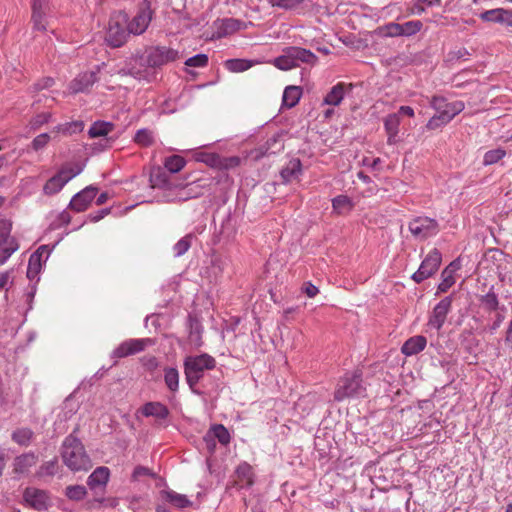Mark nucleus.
I'll return each instance as SVG.
<instances>
[{
	"instance_id": "1",
	"label": "nucleus",
	"mask_w": 512,
	"mask_h": 512,
	"mask_svg": "<svg viewBox=\"0 0 512 512\" xmlns=\"http://www.w3.org/2000/svg\"><path fill=\"white\" fill-rule=\"evenodd\" d=\"M179 58V52L166 46H151L146 48L143 55L132 57L119 70L121 76H132L137 79L147 77V68H160Z\"/></svg>"
},
{
	"instance_id": "2",
	"label": "nucleus",
	"mask_w": 512,
	"mask_h": 512,
	"mask_svg": "<svg viewBox=\"0 0 512 512\" xmlns=\"http://www.w3.org/2000/svg\"><path fill=\"white\" fill-rule=\"evenodd\" d=\"M78 428L65 437L60 448L63 463L73 472L88 471L92 468V461L87 454L81 440L75 436Z\"/></svg>"
},
{
	"instance_id": "3",
	"label": "nucleus",
	"mask_w": 512,
	"mask_h": 512,
	"mask_svg": "<svg viewBox=\"0 0 512 512\" xmlns=\"http://www.w3.org/2000/svg\"><path fill=\"white\" fill-rule=\"evenodd\" d=\"M365 396L366 387L363 383L361 370L346 373L340 378L334 391V400L337 402H342L348 398H361Z\"/></svg>"
},
{
	"instance_id": "4",
	"label": "nucleus",
	"mask_w": 512,
	"mask_h": 512,
	"mask_svg": "<svg viewBox=\"0 0 512 512\" xmlns=\"http://www.w3.org/2000/svg\"><path fill=\"white\" fill-rule=\"evenodd\" d=\"M216 366L215 359L209 354L197 356H187L184 360L185 379L189 387L194 391V387L204 376L206 370H212Z\"/></svg>"
},
{
	"instance_id": "5",
	"label": "nucleus",
	"mask_w": 512,
	"mask_h": 512,
	"mask_svg": "<svg viewBox=\"0 0 512 512\" xmlns=\"http://www.w3.org/2000/svg\"><path fill=\"white\" fill-rule=\"evenodd\" d=\"M211 182L212 179L210 178H199L190 183L177 181L178 187L174 188L172 195L168 197V202L187 201L197 198L204 194V191L211 185Z\"/></svg>"
},
{
	"instance_id": "6",
	"label": "nucleus",
	"mask_w": 512,
	"mask_h": 512,
	"mask_svg": "<svg viewBox=\"0 0 512 512\" xmlns=\"http://www.w3.org/2000/svg\"><path fill=\"white\" fill-rule=\"evenodd\" d=\"M130 34L132 33L128 29L126 14L119 13L110 18L105 38L109 46L113 48L123 46Z\"/></svg>"
},
{
	"instance_id": "7",
	"label": "nucleus",
	"mask_w": 512,
	"mask_h": 512,
	"mask_svg": "<svg viewBox=\"0 0 512 512\" xmlns=\"http://www.w3.org/2000/svg\"><path fill=\"white\" fill-rule=\"evenodd\" d=\"M12 222L5 218H0V266L19 249L18 240L11 236Z\"/></svg>"
},
{
	"instance_id": "8",
	"label": "nucleus",
	"mask_w": 512,
	"mask_h": 512,
	"mask_svg": "<svg viewBox=\"0 0 512 512\" xmlns=\"http://www.w3.org/2000/svg\"><path fill=\"white\" fill-rule=\"evenodd\" d=\"M441 262L442 255L440 251L437 248L432 249L421 262L418 270L412 274V280L419 284L428 279L439 269Z\"/></svg>"
},
{
	"instance_id": "9",
	"label": "nucleus",
	"mask_w": 512,
	"mask_h": 512,
	"mask_svg": "<svg viewBox=\"0 0 512 512\" xmlns=\"http://www.w3.org/2000/svg\"><path fill=\"white\" fill-rule=\"evenodd\" d=\"M408 229L416 239L425 240L439 232V224L433 218L418 216L408 223Z\"/></svg>"
},
{
	"instance_id": "10",
	"label": "nucleus",
	"mask_w": 512,
	"mask_h": 512,
	"mask_svg": "<svg viewBox=\"0 0 512 512\" xmlns=\"http://www.w3.org/2000/svg\"><path fill=\"white\" fill-rule=\"evenodd\" d=\"M153 16L151 2L149 0H142L139 3L137 14L128 23L129 32L133 35H140L146 31Z\"/></svg>"
},
{
	"instance_id": "11",
	"label": "nucleus",
	"mask_w": 512,
	"mask_h": 512,
	"mask_svg": "<svg viewBox=\"0 0 512 512\" xmlns=\"http://www.w3.org/2000/svg\"><path fill=\"white\" fill-rule=\"evenodd\" d=\"M150 183L153 188L162 189L164 198L168 201V197L172 195L174 188H177V181L164 167H154L150 173Z\"/></svg>"
},
{
	"instance_id": "12",
	"label": "nucleus",
	"mask_w": 512,
	"mask_h": 512,
	"mask_svg": "<svg viewBox=\"0 0 512 512\" xmlns=\"http://www.w3.org/2000/svg\"><path fill=\"white\" fill-rule=\"evenodd\" d=\"M153 343V340L150 338L126 340L113 350L112 357L124 358L130 355H134L144 351L147 346L153 345Z\"/></svg>"
},
{
	"instance_id": "13",
	"label": "nucleus",
	"mask_w": 512,
	"mask_h": 512,
	"mask_svg": "<svg viewBox=\"0 0 512 512\" xmlns=\"http://www.w3.org/2000/svg\"><path fill=\"white\" fill-rule=\"evenodd\" d=\"M453 296L449 295L444 297L436 306L433 308L431 315L429 316L428 326L439 331L447 318L448 313L452 307Z\"/></svg>"
},
{
	"instance_id": "14",
	"label": "nucleus",
	"mask_w": 512,
	"mask_h": 512,
	"mask_svg": "<svg viewBox=\"0 0 512 512\" xmlns=\"http://www.w3.org/2000/svg\"><path fill=\"white\" fill-rule=\"evenodd\" d=\"M23 500L30 508L37 511H44L49 506V496L46 491L34 487L24 490Z\"/></svg>"
},
{
	"instance_id": "15",
	"label": "nucleus",
	"mask_w": 512,
	"mask_h": 512,
	"mask_svg": "<svg viewBox=\"0 0 512 512\" xmlns=\"http://www.w3.org/2000/svg\"><path fill=\"white\" fill-rule=\"evenodd\" d=\"M98 189L92 185L76 193L70 201L69 207L76 212L85 211L96 197Z\"/></svg>"
},
{
	"instance_id": "16",
	"label": "nucleus",
	"mask_w": 512,
	"mask_h": 512,
	"mask_svg": "<svg viewBox=\"0 0 512 512\" xmlns=\"http://www.w3.org/2000/svg\"><path fill=\"white\" fill-rule=\"evenodd\" d=\"M484 22L498 23L512 27V11L504 8L486 10L479 15Z\"/></svg>"
},
{
	"instance_id": "17",
	"label": "nucleus",
	"mask_w": 512,
	"mask_h": 512,
	"mask_svg": "<svg viewBox=\"0 0 512 512\" xmlns=\"http://www.w3.org/2000/svg\"><path fill=\"white\" fill-rule=\"evenodd\" d=\"M236 479L233 486L238 489L249 488L254 484V471L250 464L242 462L235 470Z\"/></svg>"
},
{
	"instance_id": "18",
	"label": "nucleus",
	"mask_w": 512,
	"mask_h": 512,
	"mask_svg": "<svg viewBox=\"0 0 512 512\" xmlns=\"http://www.w3.org/2000/svg\"><path fill=\"white\" fill-rule=\"evenodd\" d=\"M188 340L194 348H200L203 345L202 334L203 326L196 315L189 314L187 317Z\"/></svg>"
},
{
	"instance_id": "19",
	"label": "nucleus",
	"mask_w": 512,
	"mask_h": 512,
	"mask_svg": "<svg viewBox=\"0 0 512 512\" xmlns=\"http://www.w3.org/2000/svg\"><path fill=\"white\" fill-rule=\"evenodd\" d=\"M431 106L436 110V112L449 114V121L464 109V104L462 102L448 103L445 98L439 96L432 97Z\"/></svg>"
},
{
	"instance_id": "20",
	"label": "nucleus",
	"mask_w": 512,
	"mask_h": 512,
	"mask_svg": "<svg viewBox=\"0 0 512 512\" xmlns=\"http://www.w3.org/2000/svg\"><path fill=\"white\" fill-rule=\"evenodd\" d=\"M96 81V72H84L79 74L73 81H71L69 89L74 94L87 92Z\"/></svg>"
},
{
	"instance_id": "21",
	"label": "nucleus",
	"mask_w": 512,
	"mask_h": 512,
	"mask_svg": "<svg viewBox=\"0 0 512 512\" xmlns=\"http://www.w3.org/2000/svg\"><path fill=\"white\" fill-rule=\"evenodd\" d=\"M286 53H288V56L293 59L296 66H298L300 63L315 65L318 61V57L312 51L302 47H287Z\"/></svg>"
},
{
	"instance_id": "22",
	"label": "nucleus",
	"mask_w": 512,
	"mask_h": 512,
	"mask_svg": "<svg viewBox=\"0 0 512 512\" xmlns=\"http://www.w3.org/2000/svg\"><path fill=\"white\" fill-rule=\"evenodd\" d=\"M140 412L145 417H154L157 420H165L168 418L170 411L166 405L161 402H147L141 408Z\"/></svg>"
},
{
	"instance_id": "23",
	"label": "nucleus",
	"mask_w": 512,
	"mask_h": 512,
	"mask_svg": "<svg viewBox=\"0 0 512 512\" xmlns=\"http://www.w3.org/2000/svg\"><path fill=\"white\" fill-rule=\"evenodd\" d=\"M400 126V116L399 114L392 113L385 117L384 119V128L387 133V143L389 145H394L398 142V132Z\"/></svg>"
},
{
	"instance_id": "24",
	"label": "nucleus",
	"mask_w": 512,
	"mask_h": 512,
	"mask_svg": "<svg viewBox=\"0 0 512 512\" xmlns=\"http://www.w3.org/2000/svg\"><path fill=\"white\" fill-rule=\"evenodd\" d=\"M110 470L105 466L97 467L88 477L87 485L91 490L104 488L109 480Z\"/></svg>"
},
{
	"instance_id": "25",
	"label": "nucleus",
	"mask_w": 512,
	"mask_h": 512,
	"mask_svg": "<svg viewBox=\"0 0 512 512\" xmlns=\"http://www.w3.org/2000/svg\"><path fill=\"white\" fill-rule=\"evenodd\" d=\"M427 345L426 337L416 335L407 339L401 347V352L406 356H412L420 353Z\"/></svg>"
},
{
	"instance_id": "26",
	"label": "nucleus",
	"mask_w": 512,
	"mask_h": 512,
	"mask_svg": "<svg viewBox=\"0 0 512 512\" xmlns=\"http://www.w3.org/2000/svg\"><path fill=\"white\" fill-rule=\"evenodd\" d=\"M346 88H349L351 90L352 85H347L343 82H339L336 85H334L324 97L323 104L330 106H338L344 98Z\"/></svg>"
},
{
	"instance_id": "27",
	"label": "nucleus",
	"mask_w": 512,
	"mask_h": 512,
	"mask_svg": "<svg viewBox=\"0 0 512 512\" xmlns=\"http://www.w3.org/2000/svg\"><path fill=\"white\" fill-rule=\"evenodd\" d=\"M302 173V163L300 159H291L285 167L280 171V176L284 183H289L292 180L298 179Z\"/></svg>"
},
{
	"instance_id": "28",
	"label": "nucleus",
	"mask_w": 512,
	"mask_h": 512,
	"mask_svg": "<svg viewBox=\"0 0 512 512\" xmlns=\"http://www.w3.org/2000/svg\"><path fill=\"white\" fill-rule=\"evenodd\" d=\"M38 461V456L34 452L24 453L14 459V472L24 474L29 468L34 466Z\"/></svg>"
},
{
	"instance_id": "29",
	"label": "nucleus",
	"mask_w": 512,
	"mask_h": 512,
	"mask_svg": "<svg viewBox=\"0 0 512 512\" xmlns=\"http://www.w3.org/2000/svg\"><path fill=\"white\" fill-rule=\"evenodd\" d=\"M242 21L234 18H225L221 21L217 28V36L219 38L226 37L235 33L242 28Z\"/></svg>"
},
{
	"instance_id": "30",
	"label": "nucleus",
	"mask_w": 512,
	"mask_h": 512,
	"mask_svg": "<svg viewBox=\"0 0 512 512\" xmlns=\"http://www.w3.org/2000/svg\"><path fill=\"white\" fill-rule=\"evenodd\" d=\"M302 96V89L299 86H288L285 88L282 97V106L293 108Z\"/></svg>"
},
{
	"instance_id": "31",
	"label": "nucleus",
	"mask_w": 512,
	"mask_h": 512,
	"mask_svg": "<svg viewBox=\"0 0 512 512\" xmlns=\"http://www.w3.org/2000/svg\"><path fill=\"white\" fill-rule=\"evenodd\" d=\"M63 173L58 172L45 183L43 191L46 195L56 194L65 186L67 179H64Z\"/></svg>"
},
{
	"instance_id": "32",
	"label": "nucleus",
	"mask_w": 512,
	"mask_h": 512,
	"mask_svg": "<svg viewBox=\"0 0 512 512\" xmlns=\"http://www.w3.org/2000/svg\"><path fill=\"white\" fill-rule=\"evenodd\" d=\"M162 495L168 503L177 508H186L192 505V502L186 495L179 494L173 490L162 491Z\"/></svg>"
},
{
	"instance_id": "33",
	"label": "nucleus",
	"mask_w": 512,
	"mask_h": 512,
	"mask_svg": "<svg viewBox=\"0 0 512 512\" xmlns=\"http://www.w3.org/2000/svg\"><path fill=\"white\" fill-rule=\"evenodd\" d=\"M114 129V124L106 121L94 122L88 130L90 138L107 136Z\"/></svg>"
},
{
	"instance_id": "34",
	"label": "nucleus",
	"mask_w": 512,
	"mask_h": 512,
	"mask_svg": "<svg viewBox=\"0 0 512 512\" xmlns=\"http://www.w3.org/2000/svg\"><path fill=\"white\" fill-rule=\"evenodd\" d=\"M479 301L483 308L488 312H493L499 309V298L495 293L493 286L485 295L480 296Z\"/></svg>"
},
{
	"instance_id": "35",
	"label": "nucleus",
	"mask_w": 512,
	"mask_h": 512,
	"mask_svg": "<svg viewBox=\"0 0 512 512\" xmlns=\"http://www.w3.org/2000/svg\"><path fill=\"white\" fill-rule=\"evenodd\" d=\"M84 129V122L81 120L59 124L53 128L52 133H62L64 135H72L82 132Z\"/></svg>"
},
{
	"instance_id": "36",
	"label": "nucleus",
	"mask_w": 512,
	"mask_h": 512,
	"mask_svg": "<svg viewBox=\"0 0 512 512\" xmlns=\"http://www.w3.org/2000/svg\"><path fill=\"white\" fill-rule=\"evenodd\" d=\"M332 207L337 214H346L353 209V203L348 196L339 195L332 200Z\"/></svg>"
},
{
	"instance_id": "37",
	"label": "nucleus",
	"mask_w": 512,
	"mask_h": 512,
	"mask_svg": "<svg viewBox=\"0 0 512 512\" xmlns=\"http://www.w3.org/2000/svg\"><path fill=\"white\" fill-rule=\"evenodd\" d=\"M209 434L216 440L219 441L220 444L226 446L230 443L231 437L230 433L226 427L222 424H215L211 426V428L207 431Z\"/></svg>"
},
{
	"instance_id": "38",
	"label": "nucleus",
	"mask_w": 512,
	"mask_h": 512,
	"mask_svg": "<svg viewBox=\"0 0 512 512\" xmlns=\"http://www.w3.org/2000/svg\"><path fill=\"white\" fill-rule=\"evenodd\" d=\"M164 381L167 388L175 393L179 388V372L176 368L166 367L164 369Z\"/></svg>"
},
{
	"instance_id": "39",
	"label": "nucleus",
	"mask_w": 512,
	"mask_h": 512,
	"mask_svg": "<svg viewBox=\"0 0 512 512\" xmlns=\"http://www.w3.org/2000/svg\"><path fill=\"white\" fill-rule=\"evenodd\" d=\"M34 433L30 428L16 429L12 435V440L20 446H28L33 439Z\"/></svg>"
},
{
	"instance_id": "40",
	"label": "nucleus",
	"mask_w": 512,
	"mask_h": 512,
	"mask_svg": "<svg viewBox=\"0 0 512 512\" xmlns=\"http://www.w3.org/2000/svg\"><path fill=\"white\" fill-rule=\"evenodd\" d=\"M254 65V61L247 59H229L225 62V67L230 72L239 73L250 69Z\"/></svg>"
},
{
	"instance_id": "41",
	"label": "nucleus",
	"mask_w": 512,
	"mask_h": 512,
	"mask_svg": "<svg viewBox=\"0 0 512 512\" xmlns=\"http://www.w3.org/2000/svg\"><path fill=\"white\" fill-rule=\"evenodd\" d=\"M59 469L58 458L54 457L52 460L44 462L37 470L36 476L38 478L52 477Z\"/></svg>"
},
{
	"instance_id": "42",
	"label": "nucleus",
	"mask_w": 512,
	"mask_h": 512,
	"mask_svg": "<svg viewBox=\"0 0 512 512\" xmlns=\"http://www.w3.org/2000/svg\"><path fill=\"white\" fill-rule=\"evenodd\" d=\"M401 37H411L423 28V23L420 20H410L404 23H399Z\"/></svg>"
},
{
	"instance_id": "43",
	"label": "nucleus",
	"mask_w": 512,
	"mask_h": 512,
	"mask_svg": "<svg viewBox=\"0 0 512 512\" xmlns=\"http://www.w3.org/2000/svg\"><path fill=\"white\" fill-rule=\"evenodd\" d=\"M186 164L185 159L180 155H172L165 159L164 168L170 173L179 172Z\"/></svg>"
},
{
	"instance_id": "44",
	"label": "nucleus",
	"mask_w": 512,
	"mask_h": 512,
	"mask_svg": "<svg viewBox=\"0 0 512 512\" xmlns=\"http://www.w3.org/2000/svg\"><path fill=\"white\" fill-rule=\"evenodd\" d=\"M195 238L193 234H187L182 237L174 246L173 252L175 257H181L184 255L191 247L192 241Z\"/></svg>"
},
{
	"instance_id": "45",
	"label": "nucleus",
	"mask_w": 512,
	"mask_h": 512,
	"mask_svg": "<svg viewBox=\"0 0 512 512\" xmlns=\"http://www.w3.org/2000/svg\"><path fill=\"white\" fill-rule=\"evenodd\" d=\"M87 495V489L83 485H69L65 488V496L72 501H80Z\"/></svg>"
},
{
	"instance_id": "46",
	"label": "nucleus",
	"mask_w": 512,
	"mask_h": 512,
	"mask_svg": "<svg viewBox=\"0 0 512 512\" xmlns=\"http://www.w3.org/2000/svg\"><path fill=\"white\" fill-rule=\"evenodd\" d=\"M442 281L439 283L437 287V294L447 292L452 285L455 283V279L453 277V271L449 270V267H446L441 273Z\"/></svg>"
},
{
	"instance_id": "47",
	"label": "nucleus",
	"mask_w": 512,
	"mask_h": 512,
	"mask_svg": "<svg viewBox=\"0 0 512 512\" xmlns=\"http://www.w3.org/2000/svg\"><path fill=\"white\" fill-rule=\"evenodd\" d=\"M134 141L140 146L149 147L154 143L153 133L147 128L139 129L134 136Z\"/></svg>"
},
{
	"instance_id": "48",
	"label": "nucleus",
	"mask_w": 512,
	"mask_h": 512,
	"mask_svg": "<svg viewBox=\"0 0 512 512\" xmlns=\"http://www.w3.org/2000/svg\"><path fill=\"white\" fill-rule=\"evenodd\" d=\"M42 267V260L39 258V254H32L29 258L27 267V277L30 280L35 279Z\"/></svg>"
},
{
	"instance_id": "49",
	"label": "nucleus",
	"mask_w": 512,
	"mask_h": 512,
	"mask_svg": "<svg viewBox=\"0 0 512 512\" xmlns=\"http://www.w3.org/2000/svg\"><path fill=\"white\" fill-rule=\"evenodd\" d=\"M449 114L437 112L433 117L429 119V121L426 124L427 129L429 130H435L437 128L442 127L443 125H446L449 123Z\"/></svg>"
},
{
	"instance_id": "50",
	"label": "nucleus",
	"mask_w": 512,
	"mask_h": 512,
	"mask_svg": "<svg viewBox=\"0 0 512 512\" xmlns=\"http://www.w3.org/2000/svg\"><path fill=\"white\" fill-rule=\"evenodd\" d=\"M506 155V151L503 148H497L489 150L484 154L483 164L492 165L499 162Z\"/></svg>"
},
{
	"instance_id": "51",
	"label": "nucleus",
	"mask_w": 512,
	"mask_h": 512,
	"mask_svg": "<svg viewBox=\"0 0 512 512\" xmlns=\"http://www.w3.org/2000/svg\"><path fill=\"white\" fill-rule=\"evenodd\" d=\"M273 64L280 70H290L296 67L293 59H291V57L288 56V53H286V48L281 56L274 59Z\"/></svg>"
},
{
	"instance_id": "52",
	"label": "nucleus",
	"mask_w": 512,
	"mask_h": 512,
	"mask_svg": "<svg viewBox=\"0 0 512 512\" xmlns=\"http://www.w3.org/2000/svg\"><path fill=\"white\" fill-rule=\"evenodd\" d=\"M272 7L281 8L284 10H294L298 8L304 0H267Z\"/></svg>"
},
{
	"instance_id": "53",
	"label": "nucleus",
	"mask_w": 512,
	"mask_h": 512,
	"mask_svg": "<svg viewBox=\"0 0 512 512\" xmlns=\"http://www.w3.org/2000/svg\"><path fill=\"white\" fill-rule=\"evenodd\" d=\"M284 148V144L278 135L269 138L265 144L264 154H275Z\"/></svg>"
},
{
	"instance_id": "54",
	"label": "nucleus",
	"mask_w": 512,
	"mask_h": 512,
	"mask_svg": "<svg viewBox=\"0 0 512 512\" xmlns=\"http://www.w3.org/2000/svg\"><path fill=\"white\" fill-rule=\"evenodd\" d=\"M379 33L385 37H401L399 23L389 22L379 28Z\"/></svg>"
},
{
	"instance_id": "55",
	"label": "nucleus",
	"mask_w": 512,
	"mask_h": 512,
	"mask_svg": "<svg viewBox=\"0 0 512 512\" xmlns=\"http://www.w3.org/2000/svg\"><path fill=\"white\" fill-rule=\"evenodd\" d=\"M208 61H209V58L206 54L199 53L197 55H194V56L188 58L185 61V65L188 67L202 68V67H206L208 65Z\"/></svg>"
},
{
	"instance_id": "56",
	"label": "nucleus",
	"mask_w": 512,
	"mask_h": 512,
	"mask_svg": "<svg viewBox=\"0 0 512 512\" xmlns=\"http://www.w3.org/2000/svg\"><path fill=\"white\" fill-rule=\"evenodd\" d=\"M83 170V166L80 164L64 165L58 172H64L63 177L70 181L75 176L79 175Z\"/></svg>"
},
{
	"instance_id": "57",
	"label": "nucleus",
	"mask_w": 512,
	"mask_h": 512,
	"mask_svg": "<svg viewBox=\"0 0 512 512\" xmlns=\"http://www.w3.org/2000/svg\"><path fill=\"white\" fill-rule=\"evenodd\" d=\"M45 15L44 12H32L31 21L33 23V29L38 31H45L46 30V23H45Z\"/></svg>"
},
{
	"instance_id": "58",
	"label": "nucleus",
	"mask_w": 512,
	"mask_h": 512,
	"mask_svg": "<svg viewBox=\"0 0 512 512\" xmlns=\"http://www.w3.org/2000/svg\"><path fill=\"white\" fill-rule=\"evenodd\" d=\"M241 159L238 156L221 157L219 169L229 170L239 166Z\"/></svg>"
},
{
	"instance_id": "59",
	"label": "nucleus",
	"mask_w": 512,
	"mask_h": 512,
	"mask_svg": "<svg viewBox=\"0 0 512 512\" xmlns=\"http://www.w3.org/2000/svg\"><path fill=\"white\" fill-rule=\"evenodd\" d=\"M51 136L48 133H42L36 136L32 141V148L35 151H38L44 148L48 142L50 141Z\"/></svg>"
},
{
	"instance_id": "60",
	"label": "nucleus",
	"mask_w": 512,
	"mask_h": 512,
	"mask_svg": "<svg viewBox=\"0 0 512 512\" xmlns=\"http://www.w3.org/2000/svg\"><path fill=\"white\" fill-rule=\"evenodd\" d=\"M142 476H153V473L151 472L150 469L144 466H136L133 471L132 478L134 480H139Z\"/></svg>"
},
{
	"instance_id": "61",
	"label": "nucleus",
	"mask_w": 512,
	"mask_h": 512,
	"mask_svg": "<svg viewBox=\"0 0 512 512\" xmlns=\"http://www.w3.org/2000/svg\"><path fill=\"white\" fill-rule=\"evenodd\" d=\"M221 157L222 156L216 153H210L205 156L204 162L210 165L211 167L219 169Z\"/></svg>"
},
{
	"instance_id": "62",
	"label": "nucleus",
	"mask_w": 512,
	"mask_h": 512,
	"mask_svg": "<svg viewBox=\"0 0 512 512\" xmlns=\"http://www.w3.org/2000/svg\"><path fill=\"white\" fill-rule=\"evenodd\" d=\"M11 271L0 272V292L8 290V284H12Z\"/></svg>"
},
{
	"instance_id": "63",
	"label": "nucleus",
	"mask_w": 512,
	"mask_h": 512,
	"mask_svg": "<svg viewBox=\"0 0 512 512\" xmlns=\"http://www.w3.org/2000/svg\"><path fill=\"white\" fill-rule=\"evenodd\" d=\"M48 9V0H32V12H44Z\"/></svg>"
},
{
	"instance_id": "64",
	"label": "nucleus",
	"mask_w": 512,
	"mask_h": 512,
	"mask_svg": "<svg viewBox=\"0 0 512 512\" xmlns=\"http://www.w3.org/2000/svg\"><path fill=\"white\" fill-rule=\"evenodd\" d=\"M203 442L205 443V447L209 453H214L216 448L215 439L207 432L203 437Z\"/></svg>"
}]
</instances>
